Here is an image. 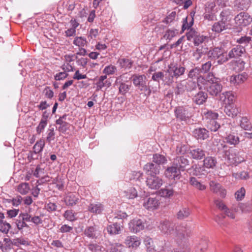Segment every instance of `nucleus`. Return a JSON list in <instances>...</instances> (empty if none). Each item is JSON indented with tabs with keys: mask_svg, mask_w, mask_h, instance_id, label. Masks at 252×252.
<instances>
[{
	"mask_svg": "<svg viewBox=\"0 0 252 252\" xmlns=\"http://www.w3.org/2000/svg\"><path fill=\"white\" fill-rule=\"evenodd\" d=\"M225 139L226 142L231 145H237L240 142V138L237 134L230 133L227 134Z\"/></svg>",
	"mask_w": 252,
	"mask_h": 252,
	"instance_id": "33",
	"label": "nucleus"
},
{
	"mask_svg": "<svg viewBox=\"0 0 252 252\" xmlns=\"http://www.w3.org/2000/svg\"><path fill=\"white\" fill-rule=\"evenodd\" d=\"M190 213V211L189 208H183L177 212V218L179 220L185 219L189 216Z\"/></svg>",
	"mask_w": 252,
	"mask_h": 252,
	"instance_id": "45",
	"label": "nucleus"
},
{
	"mask_svg": "<svg viewBox=\"0 0 252 252\" xmlns=\"http://www.w3.org/2000/svg\"><path fill=\"white\" fill-rule=\"evenodd\" d=\"M205 168L203 167V166L202 167H197L196 165H195L192 166L191 168L189 169V170L192 169L193 170V172L192 173L193 175L198 176L205 175L206 173Z\"/></svg>",
	"mask_w": 252,
	"mask_h": 252,
	"instance_id": "51",
	"label": "nucleus"
},
{
	"mask_svg": "<svg viewBox=\"0 0 252 252\" xmlns=\"http://www.w3.org/2000/svg\"><path fill=\"white\" fill-rule=\"evenodd\" d=\"M15 223L17 226V229L19 231H22L23 229L26 227L28 228L29 225L27 224L26 222L22 220L21 219L16 220L15 221Z\"/></svg>",
	"mask_w": 252,
	"mask_h": 252,
	"instance_id": "62",
	"label": "nucleus"
},
{
	"mask_svg": "<svg viewBox=\"0 0 252 252\" xmlns=\"http://www.w3.org/2000/svg\"><path fill=\"white\" fill-rule=\"evenodd\" d=\"M248 74L246 72L233 75L230 77L229 81L234 85H239L245 82L248 78Z\"/></svg>",
	"mask_w": 252,
	"mask_h": 252,
	"instance_id": "17",
	"label": "nucleus"
},
{
	"mask_svg": "<svg viewBox=\"0 0 252 252\" xmlns=\"http://www.w3.org/2000/svg\"><path fill=\"white\" fill-rule=\"evenodd\" d=\"M158 228L162 233L171 235L174 237L176 241L188 238L191 232L189 227L186 224L175 226L173 222L167 220L161 221Z\"/></svg>",
	"mask_w": 252,
	"mask_h": 252,
	"instance_id": "1",
	"label": "nucleus"
},
{
	"mask_svg": "<svg viewBox=\"0 0 252 252\" xmlns=\"http://www.w3.org/2000/svg\"><path fill=\"white\" fill-rule=\"evenodd\" d=\"M186 91L185 80L177 82L175 93L177 94H183Z\"/></svg>",
	"mask_w": 252,
	"mask_h": 252,
	"instance_id": "46",
	"label": "nucleus"
},
{
	"mask_svg": "<svg viewBox=\"0 0 252 252\" xmlns=\"http://www.w3.org/2000/svg\"><path fill=\"white\" fill-rule=\"evenodd\" d=\"M203 167L206 169H214L217 164V160L216 158L208 156L204 159Z\"/></svg>",
	"mask_w": 252,
	"mask_h": 252,
	"instance_id": "25",
	"label": "nucleus"
},
{
	"mask_svg": "<svg viewBox=\"0 0 252 252\" xmlns=\"http://www.w3.org/2000/svg\"><path fill=\"white\" fill-rule=\"evenodd\" d=\"M11 225L3 220H0V231L4 234H7L10 229Z\"/></svg>",
	"mask_w": 252,
	"mask_h": 252,
	"instance_id": "53",
	"label": "nucleus"
},
{
	"mask_svg": "<svg viewBox=\"0 0 252 252\" xmlns=\"http://www.w3.org/2000/svg\"><path fill=\"white\" fill-rule=\"evenodd\" d=\"M236 23L240 26H247L252 21V18L247 13L241 12L235 17Z\"/></svg>",
	"mask_w": 252,
	"mask_h": 252,
	"instance_id": "13",
	"label": "nucleus"
},
{
	"mask_svg": "<svg viewBox=\"0 0 252 252\" xmlns=\"http://www.w3.org/2000/svg\"><path fill=\"white\" fill-rule=\"evenodd\" d=\"M185 82L186 91L188 92H191L194 90L196 88L197 86H198L197 83L192 80H185Z\"/></svg>",
	"mask_w": 252,
	"mask_h": 252,
	"instance_id": "54",
	"label": "nucleus"
},
{
	"mask_svg": "<svg viewBox=\"0 0 252 252\" xmlns=\"http://www.w3.org/2000/svg\"><path fill=\"white\" fill-rule=\"evenodd\" d=\"M190 155L195 159H201L205 156V152L200 148H195L190 151Z\"/></svg>",
	"mask_w": 252,
	"mask_h": 252,
	"instance_id": "32",
	"label": "nucleus"
},
{
	"mask_svg": "<svg viewBox=\"0 0 252 252\" xmlns=\"http://www.w3.org/2000/svg\"><path fill=\"white\" fill-rule=\"evenodd\" d=\"M73 43L78 47H84L87 46L88 41L84 36H76L74 38Z\"/></svg>",
	"mask_w": 252,
	"mask_h": 252,
	"instance_id": "40",
	"label": "nucleus"
},
{
	"mask_svg": "<svg viewBox=\"0 0 252 252\" xmlns=\"http://www.w3.org/2000/svg\"><path fill=\"white\" fill-rule=\"evenodd\" d=\"M207 127L212 131H216L220 127V125L217 123L216 120L211 121L207 123Z\"/></svg>",
	"mask_w": 252,
	"mask_h": 252,
	"instance_id": "60",
	"label": "nucleus"
},
{
	"mask_svg": "<svg viewBox=\"0 0 252 252\" xmlns=\"http://www.w3.org/2000/svg\"><path fill=\"white\" fill-rule=\"evenodd\" d=\"M208 132L205 128H198L193 130V134L197 139L204 140L208 137Z\"/></svg>",
	"mask_w": 252,
	"mask_h": 252,
	"instance_id": "26",
	"label": "nucleus"
},
{
	"mask_svg": "<svg viewBox=\"0 0 252 252\" xmlns=\"http://www.w3.org/2000/svg\"><path fill=\"white\" fill-rule=\"evenodd\" d=\"M84 234L88 238L96 239L100 235V231L95 226L86 227L84 230Z\"/></svg>",
	"mask_w": 252,
	"mask_h": 252,
	"instance_id": "19",
	"label": "nucleus"
},
{
	"mask_svg": "<svg viewBox=\"0 0 252 252\" xmlns=\"http://www.w3.org/2000/svg\"><path fill=\"white\" fill-rule=\"evenodd\" d=\"M174 191L172 188L165 187L159 190V194L163 197L169 198L174 195Z\"/></svg>",
	"mask_w": 252,
	"mask_h": 252,
	"instance_id": "41",
	"label": "nucleus"
},
{
	"mask_svg": "<svg viewBox=\"0 0 252 252\" xmlns=\"http://www.w3.org/2000/svg\"><path fill=\"white\" fill-rule=\"evenodd\" d=\"M238 209H237L234 206H233L232 208L229 209L228 207L223 212L228 217L231 219H234L235 218V215L234 212H237Z\"/></svg>",
	"mask_w": 252,
	"mask_h": 252,
	"instance_id": "56",
	"label": "nucleus"
},
{
	"mask_svg": "<svg viewBox=\"0 0 252 252\" xmlns=\"http://www.w3.org/2000/svg\"><path fill=\"white\" fill-rule=\"evenodd\" d=\"M164 76V73L161 71L155 72L153 74L152 79L153 80L155 81H157L159 82V80H162L163 81V79Z\"/></svg>",
	"mask_w": 252,
	"mask_h": 252,
	"instance_id": "63",
	"label": "nucleus"
},
{
	"mask_svg": "<svg viewBox=\"0 0 252 252\" xmlns=\"http://www.w3.org/2000/svg\"><path fill=\"white\" fill-rule=\"evenodd\" d=\"M122 226L117 222L108 225L107 231L110 235H117L121 233Z\"/></svg>",
	"mask_w": 252,
	"mask_h": 252,
	"instance_id": "31",
	"label": "nucleus"
},
{
	"mask_svg": "<svg viewBox=\"0 0 252 252\" xmlns=\"http://www.w3.org/2000/svg\"><path fill=\"white\" fill-rule=\"evenodd\" d=\"M245 52V48L242 45H237L233 48L228 53L229 58H236L242 56Z\"/></svg>",
	"mask_w": 252,
	"mask_h": 252,
	"instance_id": "21",
	"label": "nucleus"
},
{
	"mask_svg": "<svg viewBox=\"0 0 252 252\" xmlns=\"http://www.w3.org/2000/svg\"><path fill=\"white\" fill-rule=\"evenodd\" d=\"M207 39L206 36L203 35H196L193 38V42L195 45L198 46L202 44Z\"/></svg>",
	"mask_w": 252,
	"mask_h": 252,
	"instance_id": "58",
	"label": "nucleus"
},
{
	"mask_svg": "<svg viewBox=\"0 0 252 252\" xmlns=\"http://www.w3.org/2000/svg\"><path fill=\"white\" fill-rule=\"evenodd\" d=\"M67 117V115L64 114L56 122L57 125H60L58 128L59 131L62 133H64L69 128V124L66 121Z\"/></svg>",
	"mask_w": 252,
	"mask_h": 252,
	"instance_id": "20",
	"label": "nucleus"
},
{
	"mask_svg": "<svg viewBox=\"0 0 252 252\" xmlns=\"http://www.w3.org/2000/svg\"><path fill=\"white\" fill-rule=\"evenodd\" d=\"M207 98V94H206L203 92H199L194 96L193 101L196 104L200 105L206 101Z\"/></svg>",
	"mask_w": 252,
	"mask_h": 252,
	"instance_id": "37",
	"label": "nucleus"
},
{
	"mask_svg": "<svg viewBox=\"0 0 252 252\" xmlns=\"http://www.w3.org/2000/svg\"><path fill=\"white\" fill-rule=\"evenodd\" d=\"M224 112L229 117L234 118L240 113V109L235 104L227 105L224 107Z\"/></svg>",
	"mask_w": 252,
	"mask_h": 252,
	"instance_id": "22",
	"label": "nucleus"
},
{
	"mask_svg": "<svg viewBox=\"0 0 252 252\" xmlns=\"http://www.w3.org/2000/svg\"><path fill=\"white\" fill-rule=\"evenodd\" d=\"M221 20L214 23L212 31L216 33H220L224 30L231 28V21L232 16L229 10H224L220 14Z\"/></svg>",
	"mask_w": 252,
	"mask_h": 252,
	"instance_id": "3",
	"label": "nucleus"
},
{
	"mask_svg": "<svg viewBox=\"0 0 252 252\" xmlns=\"http://www.w3.org/2000/svg\"><path fill=\"white\" fill-rule=\"evenodd\" d=\"M219 115L217 112L213 111H207L203 112V119L206 123L211 122V121L217 120Z\"/></svg>",
	"mask_w": 252,
	"mask_h": 252,
	"instance_id": "30",
	"label": "nucleus"
},
{
	"mask_svg": "<svg viewBox=\"0 0 252 252\" xmlns=\"http://www.w3.org/2000/svg\"><path fill=\"white\" fill-rule=\"evenodd\" d=\"M175 113L176 118L181 121L187 123L189 121V118L191 117L188 109L184 107H178L175 110Z\"/></svg>",
	"mask_w": 252,
	"mask_h": 252,
	"instance_id": "12",
	"label": "nucleus"
},
{
	"mask_svg": "<svg viewBox=\"0 0 252 252\" xmlns=\"http://www.w3.org/2000/svg\"><path fill=\"white\" fill-rule=\"evenodd\" d=\"M210 191L215 194H218L221 198H224L227 194L226 189L219 183L211 181L209 183Z\"/></svg>",
	"mask_w": 252,
	"mask_h": 252,
	"instance_id": "8",
	"label": "nucleus"
},
{
	"mask_svg": "<svg viewBox=\"0 0 252 252\" xmlns=\"http://www.w3.org/2000/svg\"><path fill=\"white\" fill-rule=\"evenodd\" d=\"M201 70L199 67H196L191 69L188 73V77L191 79L197 78V83L198 84V78L202 76H199Z\"/></svg>",
	"mask_w": 252,
	"mask_h": 252,
	"instance_id": "49",
	"label": "nucleus"
},
{
	"mask_svg": "<svg viewBox=\"0 0 252 252\" xmlns=\"http://www.w3.org/2000/svg\"><path fill=\"white\" fill-rule=\"evenodd\" d=\"M147 226L146 221L145 220L137 218L133 219L128 223L129 230L133 233L139 232Z\"/></svg>",
	"mask_w": 252,
	"mask_h": 252,
	"instance_id": "7",
	"label": "nucleus"
},
{
	"mask_svg": "<svg viewBox=\"0 0 252 252\" xmlns=\"http://www.w3.org/2000/svg\"><path fill=\"white\" fill-rule=\"evenodd\" d=\"M125 197L129 199H134L137 195V191L135 188L130 187L124 191Z\"/></svg>",
	"mask_w": 252,
	"mask_h": 252,
	"instance_id": "43",
	"label": "nucleus"
},
{
	"mask_svg": "<svg viewBox=\"0 0 252 252\" xmlns=\"http://www.w3.org/2000/svg\"><path fill=\"white\" fill-rule=\"evenodd\" d=\"M30 189L28 183H23L20 184L17 187V191L22 195L27 194Z\"/></svg>",
	"mask_w": 252,
	"mask_h": 252,
	"instance_id": "47",
	"label": "nucleus"
},
{
	"mask_svg": "<svg viewBox=\"0 0 252 252\" xmlns=\"http://www.w3.org/2000/svg\"><path fill=\"white\" fill-rule=\"evenodd\" d=\"M125 243L128 248L135 250L140 245L141 239L135 235L129 236L126 237Z\"/></svg>",
	"mask_w": 252,
	"mask_h": 252,
	"instance_id": "14",
	"label": "nucleus"
},
{
	"mask_svg": "<svg viewBox=\"0 0 252 252\" xmlns=\"http://www.w3.org/2000/svg\"><path fill=\"white\" fill-rule=\"evenodd\" d=\"M160 169V166L157 165L152 162L147 163L143 167L144 170L148 176L157 175L159 174Z\"/></svg>",
	"mask_w": 252,
	"mask_h": 252,
	"instance_id": "16",
	"label": "nucleus"
},
{
	"mask_svg": "<svg viewBox=\"0 0 252 252\" xmlns=\"http://www.w3.org/2000/svg\"><path fill=\"white\" fill-rule=\"evenodd\" d=\"M182 171L179 169L176 166L172 165L168 167L164 171L165 177L170 181H177L179 180L181 177Z\"/></svg>",
	"mask_w": 252,
	"mask_h": 252,
	"instance_id": "6",
	"label": "nucleus"
},
{
	"mask_svg": "<svg viewBox=\"0 0 252 252\" xmlns=\"http://www.w3.org/2000/svg\"><path fill=\"white\" fill-rule=\"evenodd\" d=\"M168 68L170 73H172L174 77L176 79L183 75L186 70L184 67L175 63H170L168 65Z\"/></svg>",
	"mask_w": 252,
	"mask_h": 252,
	"instance_id": "15",
	"label": "nucleus"
},
{
	"mask_svg": "<svg viewBox=\"0 0 252 252\" xmlns=\"http://www.w3.org/2000/svg\"><path fill=\"white\" fill-rule=\"evenodd\" d=\"M220 99L227 105L233 104V102L235 99V96L231 92H225L221 94Z\"/></svg>",
	"mask_w": 252,
	"mask_h": 252,
	"instance_id": "28",
	"label": "nucleus"
},
{
	"mask_svg": "<svg viewBox=\"0 0 252 252\" xmlns=\"http://www.w3.org/2000/svg\"><path fill=\"white\" fill-rule=\"evenodd\" d=\"M239 126L245 130H252V124L248 117L243 116L241 118Z\"/></svg>",
	"mask_w": 252,
	"mask_h": 252,
	"instance_id": "29",
	"label": "nucleus"
},
{
	"mask_svg": "<svg viewBox=\"0 0 252 252\" xmlns=\"http://www.w3.org/2000/svg\"><path fill=\"white\" fill-rule=\"evenodd\" d=\"M208 56L213 59H218V63L221 64L228 60L226 55L223 50L220 48L216 47L210 50L208 53Z\"/></svg>",
	"mask_w": 252,
	"mask_h": 252,
	"instance_id": "5",
	"label": "nucleus"
},
{
	"mask_svg": "<svg viewBox=\"0 0 252 252\" xmlns=\"http://www.w3.org/2000/svg\"><path fill=\"white\" fill-rule=\"evenodd\" d=\"M232 176L236 180H247L250 177L249 172L245 170L237 172H233L232 173Z\"/></svg>",
	"mask_w": 252,
	"mask_h": 252,
	"instance_id": "34",
	"label": "nucleus"
},
{
	"mask_svg": "<svg viewBox=\"0 0 252 252\" xmlns=\"http://www.w3.org/2000/svg\"><path fill=\"white\" fill-rule=\"evenodd\" d=\"M160 204L158 196H150L144 199L143 206L149 210H153L158 208Z\"/></svg>",
	"mask_w": 252,
	"mask_h": 252,
	"instance_id": "11",
	"label": "nucleus"
},
{
	"mask_svg": "<svg viewBox=\"0 0 252 252\" xmlns=\"http://www.w3.org/2000/svg\"><path fill=\"white\" fill-rule=\"evenodd\" d=\"M104 205L100 202L91 203L88 206V211L94 214H100L104 210Z\"/></svg>",
	"mask_w": 252,
	"mask_h": 252,
	"instance_id": "24",
	"label": "nucleus"
},
{
	"mask_svg": "<svg viewBox=\"0 0 252 252\" xmlns=\"http://www.w3.org/2000/svg\"><path fill=\"white\" fill-rule=\"evenodd\" d=\"M120 66L125 69H129L132 67L133 62L128 59H120L118 61Z\"/></svg>",
	"mask_w": 252,
	"mask_h": 252,
	"instance_id": "39",
	"label": "nucleus"
},
{
	"mask_svg": "<svg viewBox=\"0 0 252 252\" xmlns=\"http://www.w3.org/2000/svg\"><path fill=\"white\" fill-rule=\"evenodd\" d=\"M173 163L182 171H184L186 166L189 165V160L184 156H178L174 159Z\"/></svg>",
	"mask_w": 252,
	"mask_h": 252,
	"instance_id": "18",
	"label": "nucleus"
},
{
	"mask_svg": "<svg viewBox=\"0 0 252 252\" xmlns=\"http://www.w3.org/2000/svg\"><path fill=\"white\" fill-rule=\"evenodd\" d=\"M219 151L224 153L228 160L232 164H238L246 161L245 158L240 155V152L235 149L228 147L224 142L218 145Z\"/></svg>",
	"mask_w": 252,
	"mask_h": 252,
	"instance_id": "4",
	"label": "nucleus"
},
{
	"mask_svg": "<svg viewBox=\"0 0 252 252\" xmlns=\"http://www.w3.org/2000/svg\"><path fill=\"white\" fill-rule=\"evenodd\" d=\"M147 252H156L155 247L152 239L148 236L144 238L143 240Z\"/></svg>",
	"mask_w": 252,
	"mask_h": 252,
	"instance_id": "35",
	"label": "nucleus"
},
{
	"mask_svg": "<svg viewBox=\"0 0 252 252\" xmlns=\"http://www.w3.org/2000/svg\"><path fill=\"white\" fill-rule=\"evenodd\" d=\"M146 185L152 189H158L163 184V180L156 175L148 176L146 179Z\"/></svg>",
	"mask_w": 252,
	"mask_h": 252,
	"instance_id": "9",
	"label": "nucleus"
},
{
	"mask_svg": "<svg viewBox=\"0 0 252 252\" xmlns=\"http://www.w3.org/2000/svg\"><path fill=\"white\" fill-rule=\"evenodd\" d=\"M106 75H102L99 77L97 82L96 83L97 90H100L104 87H109L110 86L111 83L106 80Z\"/></svg>",
	"mask_w": 252,
	"mask_h": 252,
	"instance_id": "38",
	"label": "nucleus"
},
{
	"mask_svg": "<svg viewBox=\"0 0 252 252\" xmlns=\"http://www.w3.org/2000/svg\"><path fill=\"white\" fill-rule=\"evenodd\" d=\"M153 161L157 165L160 166V164L165 163L167 162V159L164 156L156 154L153 155Z\"/></svg>",
	"mask_w": 252,
	"mask_h": 252,
	"instance_id": "44",
	"label": "nucleus"
},
{
	"mask_svg": "<svg viewBox=\"0 0 252 252\" xmlns=\"http://www.w3.org/2000/svg\"><path fill=\"white\" fill-rule=\"evenodd\" d=\"M81 199L80 195L75 192H68L64 197V201L68 207H72L78 204Z\"/></svg>",
	"mask_w": 252,
	"mask_h": 252,
	"instance_id": "10",
	"label": "nucleus"
},
{
	"mask_svg": "<svg viewBox=\"0 0 252 252\" xmlns=\"http://www.w3.org/2000/svg\"><path fill=\"white\" fill-rule=\"evenodd\" d=\"M116 85L118 86L119 92L123 95L125 94L129 90V86L126 83H121L119 84H116Z\"/></svg>",
	"mask_w": 252,
	"mask_h": 252,
	"instance_id": "61",
	"label": "nucleus"
},
{
	"mask_svg": "<svg viewBox=\"0 0 252 252\" xmlns=\"http://www.w3.org/2000/svg\"><path fill=\"white\" fill-rule=\"evenodd\" d=\"M189 183L194 189L198 190L203 191L206 189V186L198 181L195 177L189 178Z\"/></svg>",
	"mask_w": 252,
	"mask_h": 252,
	"instance_id": "27",
	"label": "nucleus"
},
{
	"mask_svg": "<svg viewBox=\"0 0 252 252\" xmlns=\"http://www.w3.org/2000/svg\"><path fill=\"white\" fill-rule=\"evenodd\" d=\"M30 245V241L27 238L19 237L13 239V245L16 247H19L20 245L29 246Z\"/></svg>",
	"mask_w": 252,
	"mask_h": 252,
	"instance_id": "50",
	"label": "nucleus"
},
{
	"mask_svg": "<svg viewBox=\"0 0 252 252\" xmlns=\"http://www.w3.org/2000/svg\"><path fill=\"white\" fill-rule=\"evenodd\" d=\"M116 70V67L110 64L105 67L103 70V73L105 74V75H110L114 74Z\"/></svg>",
	"mask_w": 252,
	"mask_h": 252,
	"instance_id": "57",
	"label": "nucleus"
},
{
	"mask_svg": "<svg viewBox=\"0 0 252 252\" xmlns=\"http://www.w3.org/2000/svg\"><path fill=\"white\" fill-rule=\"evenodd\" d=\"M132 78L133 84L136 87H140V86L146 84V77L144 75L134 74L133 75Z\"/></svg>",
	"mask_w": 252,
	"mask_h": 252,
	"instance_id": "36",
	"label": "nucleus"
},
{
	"mask_svg": "<svg viewBox=\"0 0 252 252\" xmlns=\"http://www.w3.org/2000/svg\"><path fill=\"white\" fill-rule=\"evenodd\" d=\"M178 245L181 247L180 249H175L172 252H190L191 248L189 246L187 238L183 239L182 240L176 241Z\"/></svg>",
	"mask_w": 252,
	"mask_h": 252,
	"instance_id": "23",
	"label": "nucleus"
},
{
	"mask_svg": "<svg viewBox=\"0 0 252 252\" xmlns=\"http://www.w3.org/2000/svg\"><path fill=\"white\" fill-rule=\"evenodd\" d=\"M174 76L170 73L169 69L168 68L164 74V76L163 79V82L165 85H170L174 82Z\"/></svg>",
	"mask_w": 252,
	"mask_h": 252,
	"instance_id": "48",
	"label": "nucleus"
},
{
	"mask_svg": "<svg viewBox=\"0 0 252 252\" xmlns=\"http://www.w3.org/2000/svg\"><path fill=\"white\" fill-rule=\"evenodd\" d=\"M88 248L92 252H103L105 250L103 247L96 244H90Z\"/></svg>",
	"mask_w": 252,
	"mask_h": 252,
	"instance_id": "59",
	"label": "nucleus"
},
{
	"mask_svg": "<svg viewBox=\"0 0 252 252\" xmlns=\"http://www.w3.org/2000/svg\"><path fill=\"white\" fill-rule=\"evenodd\" d=\"M47 122L45 119H42L36 127V132L38 134H40L43 131L46 126H47Z\"/></svg>",
	"mask_w": 252,
	"mask_h": 252,
	"instance_id": "64",
	"label": "nucleus"
},
{
	"mask_svg": "<svg viewBox=\"0 0 252 252\" xmlns=\"http://www.w3.org/2000/svg\"><path fill=\"white\" fill-rule=\"evenodd\" d=\"M198 86L200 89L203 88L212 96H217L222 89L220 78L215 77L212 72H209L205 77L198 78Z\"/></svg>",
	"mask_w": 252,
	"mask_h": 252,
	"instance_id": "2",
	"label": "nucleus"
},
{
	"mask_svg": "<svg viewBox=\"0 0 252 252\" xmlns=\"http://www.w3.org/2000/svg\"><path fill=\"white\" fill-rule=\"evenodd\" d=\"M45 145V142L43 140L40 139L37 141L33 147V150L35 154L39 153L42 152Z\"/></svg>",
	"mask_w": 252,
	"mask_h": 252,
	"instance_id": "52",
	"label": "nucleus"
},
{
	"mask_svg": "<svg viewBox=\"0 0 252 252\" xmlns=\"http://www.w3.org/2000/svg\"><path fill=\"white\" fill-rule=\"evenodd\" d=\"M178 34L179 31L176 29H168L165 32L163 37L166 40H171Z\"/></svg>",
	"mask_w": 252,
	"mask_h": 252,
	"instance_id": "42",
	"label": "nucleus"
},
{
	"mask_svg": "<svg viewBox=\"0 0 252 252\" xmlns=\"http://www.w3.org/2000/svg\"><path fill=\"white\" fill-rule=\"evenodd\" d=\"M246 190L244 187H241L235 193V198L237 201H241L245 197Z\"/></svg>",
	"mask_w": 252,
	"mask_h": 252,
	"instance_id": "55",
	"label": "nucleus"
}]
</instances>
